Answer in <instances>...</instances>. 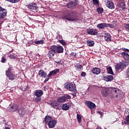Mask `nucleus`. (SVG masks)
<instances>
[{
	"label": "nucleus",
	"mask_w": 129,
	"mask_h": 129,
	"mask_svg": "<svg viewBox=\"0 0 129 129\" xmlns=\"http://www.w3.org/2000/svg\"><path fill=\"white\" fill-rule=\"evenodd\" d=\"M117 92H118V89L116 88L112 87H105L102 89L101 91V94L103 97H106L107 95H109L112 97H114L117 100H118V99L121 98V97L120 94H118Z\"/></svg>",
	"instance_id": "nucleus-1"
},
{
	"label": "nucleus",
	"mask_w": 129,
	"mask_h": 129,
	"mask_svg": "<svg viewBox=\"0 0 129 129\" xmlns=\"http://www.w3.org/2000/svg\"><path fill=\"white\" fill-rule=\"evenodd\" d=\"M61 19L67 20V21L69 22H77L79 19L78 16H77V13L72 11L69 12L67 14L63 15L61 17Z\"/></svg>",
	"instance_id": "nucleus-2"
},
{
	"label": "nucleus",
	"mask_w": 129,
	"mask_h": 129,
	"mask_svg": "<svg viewBox=\"0 0 129 129\" xmlns=\"http://www.w3.org/2000/svg\"><path fill=\"white\" fill-rule=\"evenodd\" d=\"M44 121L46 124L48 125V127L49 128H53V127H55V126L57 123V121L52 119V117L50 116H46L44 118Z\"/></svg>",
	"instance_id": "nucleus-3"
},
{
	"label": "nucleus",
	"mask_w": 129,
	"mask_h": 129,
	"mask_svg": "<svg viewBox=\"0 0 129 129\" xmlns=\"http://www.w3.org/2000/svg\"><path fill=\"white\" fill-rule=\"evenodd\" d=\"M64 87L66 88V89L69 90L70 91H72L73 92H77L75 84H74L71 82H68L65 83Z\"/></svg>",
	"instance_id": "nucleus-4"
},
{
	"label": "nucleus",
	"mask_w": 129,
	"mask_h": 129,
	"mask_svg": "<svg viewBox=\"0 0 129 129\" xmlns=\"http://www.w3.org/2000/svg\"><path fill=\"white\" fill-rule=\"evenodd\" d=\"M43 93L44 92L42 90H36L34 92V95L36 97L34 99L35 102H39L41 100V96L43 95Z\"/></svg>",
	"instance_id": "nucleus-5"
},
{
	"label": "nucleus",
	"mask_w": 129,
	"mask_h": 129,
	"mask_svg": "<svg viewBox=\"0 0 129 129\" xmlns=\"http://www.w3.org/2000/svg\"><path fill=\"white\" fill-rule=\"evenodd\" d=\"M97 27L98 29H104V28H111L112 29H113L114 26L112 25V24L106 23H102L98 24Z\"/></svg>",
	"instance_id": "nucleus-6"
},
{
	"label": "nucleus",
	"mask_w": 129,
	"mask_h": 129,
	"mask_svg": "<svg viewBox=\"0 0 129 129\" xmlns=\"http://www.w3.org/2000/svg\"><path fill=\"white\" fill-rule=\"evenodd\" d=\"M127 65H128V63L125 61L119 62L115 66V69L116 71H118L120 69L125 68Z\"/></svg>",
	"instance_id": "nucleus-7"
},
{
	"label": "nucleus",
	"mask_w": 129,
	"mask_h": 129,
	"mask_svg": "<svg viewBox=\"0 0 129 129\" xmlns=\"http://www.w3.org/2000/svg\"><path fill=\"white\" fill-rule=\"evenodd\" d=\"M71 96H70V95H65L64 96H61L58 97L57 100V101H58V102L63 103L64 102H66L67 99H71Z\"/></svg>",
	"instance_id": "nucleus-8"
},
{
	"label": "nucleus",
	"mask_w": 129,
	"mask_h": 129,
	"mask_svg": "<svg viewBox=\"0 0 129 129\" xmlns=\"http://www.w3.org/2000/svg\"><path fill=\"white\" fill-rule=\"evenodd\" d=\"M48 104L50 105L51 107H53V108H55V109H59L60 108V104H59V102L57 100L52 101L51 102H47Z\"/></svg>",
	"instance_id": "nucleus-9"
},
{
	"label": "nucleus",
	"mask_w": 129,
	"mask_h": 129,
	"mask_svg": "<svg viewBox=\"0 0 129 129\" xmlns=\"http://www.w3.org/2000/svg\"><path fill=\"white\" fill-rule=\"evenodd\" d=\"M12 69H9L8 70L6 71V75L7 77H9L10 80H15V75L11 72Z\"/></svg>",
	"instance_id": "nucleus-10"
},
{
	"label": "nucleus",
	"mask_w": 129,
	"mask_h": 129,
	"mask_svg": "<svg viewBox=\"0 0 129 129\" xmlns=\"http://www.w3.org/2000/svg\"><path fill=\"white\" fill-rule=\"evenodd\" d=\"M87 33L89 35H92L93 36H95V35H97L98 32H97V30L93 28H89L87 30Z\"/></svg>",
	"instance_id": "nucleus-11"
},
{
	"label": "nucleus",
	"mask_w": 129,
	"mask_h": 129,
	"mask_svg": "<svg viewBox=\"0 0 129 129\" xmlns=\"http://www.w3.org/2000/svg\"><path fill=\"white\" fill-rule=\"evenodd\" d=\"M105 3L108 9H111V10H112V9H114V4L112 2L108 0H105Z\"/></svg>",
	"instance_id": "nucleus-12"
},
{
	"label": "nucleus",
	"mask_w": 129,
	"mask_h": 129,
	"mask_svg": "<svg viewBox=\"0 0 129 129\" xmlns=\"http://www.w3.org/2000/svg\"><path fill=\"white\" fill-rule=\"evenodd\" d=\"M85 103L86 105H87V106L89 107V108H90V109H92V108H95L96 106V105H95V104L89 101H86Z\"/></svg>",
	"instance_id": "nucleus-13"
},
{
	"label": "nucleus",
	"mask_w": 129,
	"mask_h": 129,
	"mask_svg": "<svg viewBox=\"0 0 129 129\" xmlns=\"http://www.w3.org/2000/svg\"><path fill=\"white\" fill-rule=\"evenodd\" d=\"M60 71L59 69H56L54 70L53 71H51L47 75V77L50 78L51 77V76H54L57 74V73H59V72Z\"/></svg>",
	"instance_id": "nucleus-14"
},
{
	"label": "nucleus",
	"mask_w": 129,
	"mask_h": 129,
	"mask_svg": "<svg viewBox=\"0 0 129 129\" xmlns=\"http://www.w3.org/2000/svg\"><path fill=\"white\" fill-rule=\"evenodd\" d=\"M76 7V4L74 2H70L67 5V7L71 10H74Z\"/></svg>",
	"instance_id": "nucleus-15"
},
{
	"label": "nucleus",
	"mask_w": 129,
	"mask_h": 129,
	"mask_svg": "<svg viewBox=\"0 0 129 129\" xmlns=\"http://www.w3.org/2000/svg\"><path fill=\"white\" fill-rule=\"evenodd\" d=\"M92 72L93 74H95V75H98L100 74L101 72V70L98 68H93L92 69Z\"/></svg>",
	"instance_id": "nucleus-16"
},
{
	"label": "nucleus",
	"mask_w": 129,
	"mask_h": 129,
	"mask_svg": "<svg viewBox=\"0 0 129 129\" xmlns=\"http://www.w3.org/2000/svg\"><path fill=\"white\" fill-rule=\"evenodd\" d=\"M19 107H20L18 105H13L10 107L9 111H10L11 112H15V111H17V110H18Z\"/></svg>",
	"instance_id": "nucleus-17"
},
{
	"label": "nucleus",
	"mask_w": 129,
	"mask_h": 129,
	"mask_svg": "<svg viewBox=\"0 0 129 129\" xmlns=\"http://www.w3.org/2000/svg\"><path fill=\"white\" fill-rule=\"evenodd\" d=\"M71 107V105H70V103H68L66 104H62V106H61V108L62 110H68V109H69V108H70V107Z\"/></svg>",
	"instance_id": "nucleus-18"
},
{
	"label": "nucleus",
	"mask_w": 129,
	"mask_h": 129,
	"mask_svg": "<svg viewBox=\"0 0 129 129\" xmlns=\"http://www.w3.org/2000/svg\"><path fill=\"white\" fill-rule=\"evenodd\" d=\"M104 40L106 42H111V35L109 33H106L104 35Z\"/></svg>",
	"instance_id": "nucleus-19"
},
{
	"label": "nucleus",
	"mask_w": 129,
	"mask_h": 129,
	"mask_svg": "<svg viewBox=\"0 0 129 129\" xmlns=\"http://www.w3.org/2000/svg\"><path fill=\"white\" fill-rule=\"evenodd\" d=\"M103 78H104V80H105V81H106L107 82H108L109 81H112V80H113V76L111 75L104 76L103 77Z\"/></svg>",
	"instance_id": "nucleus-20"
},
{
	"label": "nucleus",
	"mask_w": 129,
	"mask_h": 129,
	"mask_svg": "<svg viewBox=\"0 0 129 129\" xmlns=\"http://www.w3.org/2000/svg\"><path fill=\"white\" fill-rule=\"evenodd\" d=\"M38 75L40 77H43V78L47 77V73H45V72L42 70L39 71Z\"/></svg>",
	"instance_id": "nucleus-21"
},
{
	"label": "nucleus",
	"mask_w": 129,
	"mask_h": 129,
	"mask_svg": "<svg viewBox=\"0 0 129 129\" xmlns=\"http://www.w3.org/2000/svg\"><path fill=\"white\" fill-rule=\"evenodd\" d=\"M30 10H37V5L35 3H31L28 6Z\"/></svg>",
	"instance_id": "nucleus-22"
},
{
	"label": "nucleus",
	"mask_w": 129,
	"mask_h": 129,
	"mask_svg": "<svg viewBox=\"0 0 129 129\" xmlns=\"http://www.w3.org/2000/svg\"><path fill=\"white\" fill-rule=\"evenodd\" d=\"M121 55L125 60H129V54L128 53L125 52H122L121 53Z\"/></svg>",
	"instance_id": "nucleus-23"
},
{
	"label": "nucleus",
	"mask_w": 129,
	"mask_h": 129,
	"mask_svg": "<svg viewBox=\"0 0 129 129\" xmlns=\"http://www.w3.org/2000/svg\"><path fill=\"white\" fill-rule=\"evenodd\" d=\"M75 66L76 70H78V71H81V70H83V67L82 64L76 63Z\"/></svg>",
	"instance_id": "nucleus-24"
},
{
	"label": "nucleus",
	"mask_w": 129,
	"mask_h": 129,
	"mask_svg": "<svg viewBox=\"0 0 129 129\" xmlns=\"http://www.w3.org/2000/svg\"><path fill=\"white\" fill-rule=\"evenodd\" d=\"M18 112L20 115V116H23L25 114V109L24 108H19Z\"/></svg>",
	"instance_id": "nucleus-25"
},
{
	"label": "nucleus",
	"mask_w": 129,
	"mask_h": 129,
	"mask_svg": "<svg viewBox=\"0 0 129 129\" xmlns=\"http://www.w3.org/2000/svg\"><path fill=\"white\" fill-rule=\"evenodd\" d=\"M57 53H63L64 52V48L61 46H56Z\"/></svg>",
	"instance_id": "nucleus-26"
},
{
	"label": "nucleus",
	"mask_w": 129,
	"mask_h": 129,
	"mask_svg": "<svg viewBox=\"0 0 129 129\" xmlns=\"http://www.w3.org/2000/svg\"><path fill=\"white\" fill-rule=\"evenodd\" d=\"M34 44H36V45H43V44H45V40H40L38 41H35Z\"/></svg>",
	"instance_id": "nucleus-27"
},
{
	"label": "nucleus",
	"mask_w": 129,
	"mask_h": 129,
	"mask_svg": "<svg viewBox=\"0 0 129 129\" xmlns=\"http://www.w3.org/2000/svg\"><path fill=\"white\" fill-rule=\"evenodd\" d=\"M5 12L0 13V18L4 19L5 17L7 16V14H8V12H7V10H5Z\"/></svg>",
	"instance_id": "nucleus-28"
},
{
	"label": "nucleus",
	"mask_w": 129,
	"mask_h": 129,
	"mask_svg": "<svg viewBox=\"0 0 129 129\" xmlns=\"http://www.w3.org/2000/svg\"><path fill=\"white\" fill-rule=\"evenodd\" d=\"M54 54H55L54 52H53L50 50L48 53V56L49 57V59H52L53 57H54Z\"/></svg>",
	"instance_id": "nucleus-29"
},
{
	"label": "nucleus",
	"mask_w": 129,
	"mask_h": 129,
	"mask_svg": "<svg viewBox=\"0 0 129 129\" xmlns=\"http://www.w3.org/2000/svg\"><path fill=\"white\" fill-rule=\"evenodd\" d=\"M87 44L89 47H92L94 46V41L91 40H88L87 41Z\"/></svg>",
	"instance_id": "nucleus-30"
},
{
	"label": "nucleus",
	"mask_w": 129,
	"mask_h": 129,
	"mask_svg": "<svg viewBox=\"0 0 129 129\" xmlns=\"http://www.w3.org/2000/svg\"><path fill=\"white\" fill-rule=\"evenodd\" d=\"M107 72L108 74L113 75V71H112V69L110 67L107 68Z\"/></svg>",
	"instance_id": "nucleus-31"
},
{
	"label": "nucleus",
	"mask_w": 129,
	"mask_h": 129,
	"mask_svg": "<svg viewBox=\"0 0 129 129\" xmlns=\"http://www.w3.org/2000/svg\"><path fill=\"white\" fill-rule=\"evenodd\" d=\"M50 51H52V52H54V53H55L56 51L57 50V46H51V47L50 48Z\"/></svg>",
	"instance_id": "nucleus-32"
},
{
	"label": "nucleus",
	"mask_w": 129,
	"mask_h": 129,
	"mask_svg": "<svg viewBox=\"0 0 129 129\" xmlns=\"http://www.w3.org/2000/svg\"><path fill=\"white\" fill-rule=\"evenodd\" d=\"M77 118L79 123H81V122H82V120H81L82 119L81 116L79 114H77Z\"/></svg>",
	"instance_id": "nucleus-33"
},
{
	"label": "nucleus",
	"mask_w": 129,
	"mask_h": 129,
	"mask_svg": "<svg viewBox=\"0 0 129 129\" xmlns=\"http://www.w3.org/2000/svg\"><path fill=\"white\" fill-rule=\"evenodd\" d=\"M125 124H129V115L125 117V121L124 122Z\"/></svg>",
	"instance_id": "nucleus-34"
},
{
	"label": "nucleus",
	"mask_w": 129,
	"mask_h": 129,
	"mask_svg": "<svg viewBox=\"0 0 129 129\" xmlns=\"http://www.w3.org/2000/svg\"><path fill=\"white\" fill-rule=\"evenodd\" d=\"M97 12L98 13V14H99V15L102 14V13H103V9L101 8H98L97 9Z\"/></svg>",
	"instance_id": "nucleus-35"
},
{
	"label": "nucleus",
	"mask_w": 129,
	"mask_h": 129,
	"mask_svg": "<svg viewBox=\"0 0 129 129\" xmlns=\"http://www.w3.org/2000/svg\"><path fill=\"white\" fill-rule=\"evenodd\" d=\"M58 42L61 44V45H63V46H65V45H66V42H65L63 39L58 40Z\"/></svg>",
	"instance_id": "nucleus-36"
},
{
	"label": "nucleus",
	"mask_w": 129,
	"mask_h": 129,
	"mask_svg": "<svg viewBox=\"0 0 129 129\" xmlns=\"http://www.w3.org/2000/svg\"><path fill=\"white\" fill-rule=\"evenodd\" d=\"M120 7L123 10H125V3L122 2L120 4Z\"/></svg>",
	"instance_id": "nucleus-37"
},
{
	"label": "nucleus",
	"mask_w": 129,
	"mask_h": 129,
	"mask_svg": "<svg viewBox=\"0 0 129 129\" xmlns=\"http://www.w3.org/2000/svg\"><path fill=\"white\" fill-rule=\"evenodd\" d=\"M124 28L126 30H129V23L125 24Z\"/></svg>",
	"instance_id": "nucleus-38"
},
{
	"label": "nucleus",
	"mask_w": 129,
	"mask_h": 129,
	"mask_svg": "<svg viewBox=\"0 0 129 129\" xmlns=\"http://www.w3.org/2000/svg\"><path fill=\"white\" fill-rule=\"evenodd\" d=\"M19 2H20V0H11V3H13V4H17Z\"/></svg>",
	"instance_id": "nucleus-39"
},
{
	"label": "nucleus",
	"mask_w": 129,
	"mask_h": 129,
	"mask_svg": "<svg viewBox=\"0 0 129 129\" xmlns=\"http://www.w3.org/2000/svg\"><path fill=\"white\" fill-rule=\"evenodd\" d=\"M93 3L94 4V5H96L97 6H98V5H99L98 1L93 0Z\"/></svg>",
	"instance_id": "nucleus-40"
},
{
	"label": "nucleus",
	"mask_w": 129,
	"mask_h": 129,
	"mask_svg": "<svg viewBox=\"0 0 129 129\" xmlns=\"http://www.w3.org/2000/svg\"><path fill=\"white\" fill-rule=\"evenodd\" d=\"M57 39H58V40H63L62 36L60 35H58L56 37Z\"/></svg>",
	"instance_id": "nucleus-41"
},
{
	"label": "nucleus",
	"mask_w": 129,
	"mask_h": 129,
	"mask_svg": "<svg viewBox=\"0 0 129 129\" xmlns=\"http://www.w3.org/2000/svg\"><path fill=\"white\" fill-rule=\"evenodd\" d=\"M10 58V59H14L15 58V56L14 54H10L8 56Z\"/></svg>",
	"instance_id": "nucleus-42"
},
{
	"label": "nucleus",
	"mask_w": 129,
	"mask_h": 129,
	"mask_svg": "<svg viewBox=\"0 0 129 129\" xmlns=\"http://www.w3.org/2000/svg\"><path fill=\"white\" fill-rule=\"evenodd\" d=\"M81 76H82V77H85V76H86V73L82 72L81 73Z\"/></svg>",
	"instance_id": "nucleus-43"
},
{
	"label": "nucleus",
	"mask_w": 129,
	"mask_h": 129,
	"mask_svg": "<svg viewBox=\"0 0 129 129\" xmlns=\"http://www.w3.org/2000/svg\"><path fill=\"white\" fill-rule=\"evenodd\" d=\"M6 58H5L4 57H2L1 62L2 63H5V62H6Z\"/></svg>",
	"instance_id": "nucleus-44"
},
{
	"label": "nucleus",
	"mask_w": 129,
	"mask_h": 129,
	"mask_svg": "<svg viewBox=\"0 0 129 129\" xmlns=\"http://www.w3.org/2000/svg\"><path fill=\"white\" fill-rule=\"evenodd\" d=\"M5 11H6V9L0 6V12H5Z\"/></svg>",
	"instance_id": "nucleus-45"
},
{
	"label": "nucleus",
	"mask_w": 129,
	"mask_h": 129,
	"mask_svg": "<svg viewBox=\"0 0 129 129\" xmlns=\"http://www.w3.org/2000/svg\"><path fill=\"white\" fill-rule=\"evenodd\" d=\"M122 50L124 52H129V49L127 48H123Z\"/></svg>",
	"instance_id": "nucleus-46"
},
{
	"label": "nucleus",
	"mask_w": 129,
	"mask_h": 129,
	"mask_svg": "<svg viewBox=\"0 0 129 129\" xmlns=\"http://www.w3.org/2000/svg\"><path fill=\"white\" fill-rule=\"evenodd\" d=\"M71 55L72 56H73V57H75V56H76V53H75V52H72Z\"/></svg>",
	"instance_id": "nucleus-47"
},
{
	"label": "nucleus",
	"mask_w": 129,
	"mask_h": 129,
	"mask_svg": "<svg viewBox=\"0 0 129 129\" xmlns=\"http://www.w3.org/2000/svg\"><path fill=\"white\" fill-rule=\"evenodd\" d=\"M49 78H46L45 79V80L44 81V83H46L47 82V81H48L49 80Z\"/></svg>",
	"instance_id": "nucleus-48"
},
{
	"label": "nucleus",
	"mask_w": 129,
	"mask_h": 129,
	"mask_svg": "<svg viewBox=\"0 0 129 129\" xmlns=\"http://www.w3.org/2000/svg\"><path fill=\"white\" fill-rule=\"evenodd\" d=\"M55 63H57L58 64H61V63H60V61L59 60L55 61Z\"/></svg>",
	"instance_id": "nucleus-49"
},
{
	"label": "nucleus",
	"mask_w": 129,
	"mask_h": 129,
	"mask_svg": "<svg viewBox=\"0 0 129 129\" xmlns=\"http://www.w3.org/2000/svg\"><path fill=\"white\" fill-rule=\"evenodd\" d=\"M2 25H3V22L0 21V28H1Z\"/></svg>",
	"instance_id": "nucleus-50"
},
{
	"label": "nucleus",
	"mask_w": 129,
	"mask_h": 129,
	"mask_svg": "<svg viewBox=\"0 0 129 129\" xmlns=\"http://www.w3.org/2000/svg\"><path fill=\"white\" fill-rule=\"evenodd\" d=\"M98 113H99V114H102V112H101V111H98Z\"/></svg>",
	"instance_id": "nucleus-51"
},
{
	"label": "nucleus",
	"mask_w": 129,
	"mask_h": 129,
	"mask_svg": "<svg viewBox=\"0 0 129 129\" xmlns=\"http://www.w3.org/2000/svg\"><path fill=\"white\" fill-rule=\"evenodd\" d=\"M74 3H75V4H77L78 3H79V1L78 0H76Z\"/></svg>",
	"instance_id": "nucleus-52"
},
{
	"label": "nucleus",
	"mask_w": 129,
	"mask_h": 129,
	"mask_svg": "<svg viewBox=\"0 0 129 129\" xmlns=\"http://www.w3.org/2000/svg\"><path fill=\"white\" fill-rule=\"evenodd\" d=\"M5 1H7V2H10V3L12 2V0H5Z\"/></svg>",
	"instance_id": "nucleus-53"
},
{
	"label": "nucleus",
	"mask_w": 129,
	"mask_h": 129,
	"mask_svg": "<svg viewBox=\"0 0 129 129\" xmlns=\"http://www.w3.org/2000/svg\"><path fill=\"white\" fill-rule=\"evenodd\" d=\"M96 129H101V127H97L96 128Z\"/></svg>",
	"instance_id": "nucleus-54"
},
{
	"label": "nucleus",
	"mask_w": 129,
	"mask_h": 129,
	"mask_svg": "<svg viewBox=\"0 0 129 129\" xmlns=\"http://www.w3.org/2000/svg\"><path fill=\"white\" fill-rule=\"evenodd\" d=\"M125 111H129V109H127L125 110Z\"/></svg>",
	"instance_id": "nucleus-55"
},
{
	"label": "nucleus",
	"mask_w": 129,
	"mask_h": 129,
	"mask_svg": "<svg viewBox=\"0 0 129 129\" xmlns=\"http://www.w3.org/2000/svg\"><path fill=\"white\" fill-rule=\"evenodd\" d=\"M122 124H124V122H122Z\"/></svg>",
	"instance_id": "nucleus-56"
},
{
	"label": "nucleus",
	"mask_w": 129,
	"mask_h": 129,
	"mask_svg": "<svg viewBox=\"0 0 129 129\" xmlns=\"http://www.w3.org/2000/svg\"><path fill=\"white\" fill-rule=\"evenodd\" d=\"M12 52H13V50H11V51H10V53H12Z\"/></svg>",
	"instance_id": "nucleus-57"
}]
</instances>
